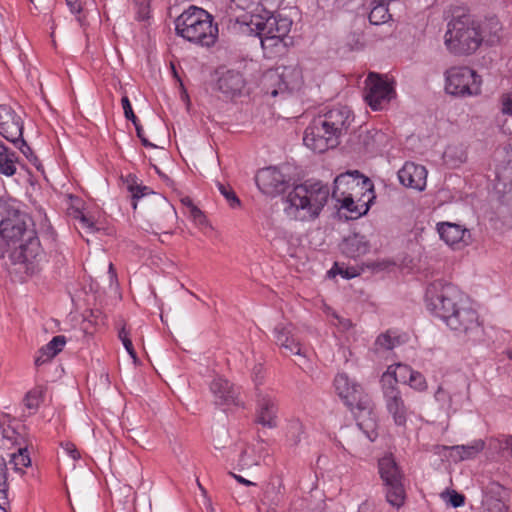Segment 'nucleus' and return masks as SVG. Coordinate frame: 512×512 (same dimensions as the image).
<instances>
[{
  "label": "nucleus",
  "mask_w": 512,
  "mask_h": 512,
  "mask_svg": "<svg viewBox=\"0 0 512 512\" xmlns=\"http://www.w3.org/2000/svg\"><path fill=\"white\" fill-rule=\"evenodd\" d=\"M77 216H75L76 219L79 220L81 227L84 229H87V231L93 232L95 228L94 222L89 219L87 216H85L82 212H77Z\"/></svg>",
  "instance_id": "47"
},
{
  "label": "nucleus",
  "mask_w": 512,
  "mask_h": 512,
  "mask_svg": "<svg viewBox=\"0 0 512 512\" xmlns=\"http://www.w3.org/2000/svg\"><path fill=\"white\" fill-rule=\"evenodd\" d=\"M23 134L21 118L8 106L0 105V135L17 145Z\"/></svg>",
  "instance_id": "20"
},
{
  "label": "nucleus",
  "mask_w": 512,
  "mask_h": 512,
  "mask_svg": "<svg viewBox=\"0 0 512 512\" xmlns=\"http://www.w3.org/2000/svg\"><path fill=\"white\" fill-rule=\"evenodd\" d=\"M181 202L183 203V205H185L188 209L191 208V205H194L192 200L189 198V197H185L181 200Z\"/></svg>",
  "instance_id": "61"
},
{
  "label": "nucleus",
  "mask_w": 512,
  "mask_h": 512,
  "mask_svg": "<svg viewBox=\"0 0 512 512\" xmlns=\"http://www.w3.org/2000/svg\"><path fill=\"white\" fill-rule=\"evenodd\" d=\"M484 448V442L481 440L475 441L471 445H458L451 448V456L459 461L475 457Z\"/></svg>",
  "instance_id": "31"
},
{
  "label": "nucleus",
  "mask_w": 512,
  "mask_h": 512,
  "mask_svg": "<svg viewBox=\"0 0 512 512\" xmlns=\"http://www.w3.org/2000/svg\"><path fill=\"white\" fill-rule=\"evenodd\" d=\"M245 82L240 72L229 70L218 80L219 90L227 95L234 96L239 94L244 88Z\"/></svg>",
  "instance_id": "27"
},
{
  "label": "nucleus",
  "mask_w": 512,
  "mask_h": 512,
  "mask_svg": "<svg viewBox=\"0 0 512 512\" xmlns=\"http://www.w3.org/2000/svg\"><path fill=\"white\" fill-rule=\"evenodd\" d=\"M277 401L269 393L258 390L256 422L263 427L275 428L277 426Z\"/></svg>",
  "instance_id": "21"
},
{
  "label": "nucleus",
  "mask_w": 512,
  "mask_h": 512,
  "mask_svg": "<svg viewBox=\"0 0 512 512\" xmlns=\"http://www.w3.org/2000/svg\"><path fill=\"white\" fill-rule=\"evenodd\" d=\"M395 378L390 373H383L381 376V390L385 407L398 426H404L407 421L409 409L405 404L401 391L395 386Z\"/></svg>",
  "instance_id": "16"
},
{
  "label": "nucleus",
  "mask_w": 512,
  "mask_h": 512,
  "mask_svg": "<svg viewBox=\"0 0 512 512\" xmlns=\"http://www.w3.org/2000/svg\"><path fill=\"white\" fill-rule=\"evenodd\" d=\"M61 446L73 460L76 461L81 458L80 452L76 448L75 444H73L72 442H63L61 443Z\"/></svg>",
  "instance_id": "46"
},
{
  "label": "nucleus",
  "mask_w": 512,
  "mask_h": 512,
  "mask_svg": "<svg viewBox=\"0 0 512 512\" xmlns=\"http://www.w3.org/2000/svg\"><path fill=\"white\" fill-rule=\"evenodd\" d=\"M446 325L458 335L473 343L481 342L485 336V330L479 319L477 311L467 302L450 316H446Z\"/></svg>",
  "instance_id": "13"
},
{
  "label": "nucleus",
  "mask_w": 512,
  "mask_h": 512,
  "mask_svg": "<svg viewBox=\"0 0 512 512\" xmlns=\"http://www.w3.org/2000/svg\"><path fill=\"white\" fill-rule=\"evenodd\" d=\"M274 336L276 344L284 350L285 354H293L302 358L298 363L299 366L302 367L307 362L306 350L302 347L299 340L295 338L292 325L282 323L276 325Z\"/></svg>",
  "instance_id": "19"
},
{
  "label": "nucleus",
  "mask_w": 512,
  "mask_h": 512,
  "mask_svg": "<svg viewBox=\"0 0 512 512\" xmlns=\"http://www.w3.org/2000/svg\"><path fill=\"white\" fill-rule=\"evenodd\" d=\"M434 398L439 405V409L446 414L456 411V408L453 406V396L442 386L438 387L434 394Z\"/></svg>",
  "instance_id": "37"
},
{
  "label": "nucleus",
  "mask_w": 512,
  "mask_h": 512,
  "mask_svg": "<svg viewBox=\"0 0 512 512\" xmlns=\"http://www.w3.org/2000/svg\"><path fill=\"white\" fill-rule=\"evenodd\" d=\"M255 182L259 190L270 197H276L288 188V180L275 167H267L259 170L255 176Z\"/></svg>",
  "instance_id": "18"
},
{
  "label": "nucleus",
  "mask_w": 512,
  "mask_h": 512,
  "mask_svg": "<svg viewBox=\"0 0 512 512\" xmlns=\"http://www.w3.org/2000/svg\"><path fill=\"white\" fill-rule=\"evenodd\" d=\"M426 301L427 308L445 322L446 316L455 313L468 299L453 284L435 282L427 290Z\"/></svg>",
  "instance_id": "10"
},
{
  "label": "nucleus",
  "mask_w": 512,
  "mask_h": 512,
  "mask_svg": "<svg viewBox=\"0 0 512 512\" xmlns=\"http://www.w3.org/2000/svg\"><path fill=\"white\" fill-rule=\"evenodd\" d=\"M302 84L303 74L298 64L278 66L266 71L261 78L262 91L272 97L299 90Z\"/></svg>",
  "instance_id": "11"
},
{
  "label": "nucleus",
  "mask_w": 512,
  "mask_h": 512,
  "mask_svg": "<svg viewBox=\"0 0 512 512\" xmlns=\"http://www.w3.org/2000/svg\"><path fill=\"white\" fill-rule=\"evenodd\" d=\"M210 390L215 401L220 405H240L239 392L228 380L221 377L215 378L210 384Z\"/></svg>",
  "instance_id": "24"
},
{
  "label": "nucleus",
  "mask_w": 512,
  "mask_h": 512,
  "mask_svg": "<svg viewBox=\"0 0 512 512\" xmlns=\"http://www.w3.org/2000/svg\"><path fill=\"white\" fill-rule=\"evenodd\" d=\"M483 41L479 22L468 13L453 14L447 24L445 45L455 55H471Z\"/></svg>",
  "instance_id": "5"
},
{
  "label": "nucleus",
  "mask_w": 512,
  "mask_h": 512,
  "mask_svg": "<svg viewBox=\"0 0 512 512\" xmlns=\"http://www.w3.org/2000/svg\"><path fill=\"white\" fill-rule=\"evenodd\" d=\"M162 202H163L164 207L168 208V214H170V216L172 218H174L176 216V212H175L174 208L171 205H169L164 199H162Z\"/></svg>",
  "instance_id": "56"
},
{
  "label": "nucleus",
  "mask_w": 512,
  "mask_h": 512,
  "mask_svg": "<svg viewBox=\"0 0 512 512\" xmlns=\"http://www.w3.org/2000/svg\"><path fill=\"white\" fill-rule=\"evenodd\" d=\"M136 5V15L138 20H146L149 18L150 13V0H134Z\"/></svg>",
  "instance_id": "42"
},
{
  "label": "nucleus",
  "mask_w": 512,
  "mask_h": 512,
  "mask_svg": "<svg viewBox=\"0 0 512 512\" xmlns=\"http://www.w3.org/2000/svg\"><path fill=\"white\" fill-rule=\"evenodd\" d=\"M444 159L452 166H457L466 161L467 153L464 147H447L444 152Z\"/></svg>",
  "instance_id": "38"
},
{
  "label": "nucleus",
  "mask_w": 512,
  "mask_h": 512,
  "mask_svg": "<svg viewBox=\"0 0 512 512\" xmlns=\"http://www.w3.org/2000/svg\"><path fill=\"white\" fill-rule=\"evenodd\" d=\"M127 352L129 353V355L133 359L134 363H136L137 362V355H136V352H135L134 348H132V350H128Z\"/></svg>",
  "instance_id": "62"
},
{
  "label": "nucleus",
  "mask_w": 512,
  "mask_h": 512,
  "mask_svg": "<svg viewBox=\"0 0 512 512\" xmlns=\"http://www.w3.org/2000/svg\"><path fill=\"white\" fill-rule=\"evenodd\" d=\"M19 150L26 156L27 159H29L31 162H36L38 159L34 155L32 149L29 147V145L26 143V141L21 138L19 139V142L17 145H15Z\"/></svg>",
  "instance_id": "43"
},
{
  "label": "nucleus",
  "mask_w": 512,
  "mask_h": 512,
  "mask_svg": "<svg viewBox=\"0 0 512 512\" xmlns=\"http://www.w3.org/2000/svg\"><path fill=\"white\" fill-rule=\"evenodd\" d=\"M239 465L242 467V468H250L252 466H256L258 465L257 461L255 459H252L249 455H248V451L247 450H244L241 454V457H240V460H239Z\"/></svg>",
  "instance_id": "49"
},
{
  "label": "nucleus",
  "mask_w": 512,
  "mask_h": 512,
  "mask_svg": "<svg viewBox=\"0 0 512 512\" xmlns=\"http://www.w3.org/2000/svg\"><path fill=\"white\" fill-rule=\"evenodd\" d=\"M306 436L305 426L299 418H292L286 426V440L290 446L296 447Z\"/></svg>",
  "instance_id": "29"
},
{
  "label": "nucleus",
  "mask_w": 512,
  "mask_h": 512,
  "mask_svg": "<svg viewBox=\"0 0 512 512\" xmlns=\"http://www.w3.org/2000/svg\"><path fill=\"white\" fill-rule=\"evenodd\" d=\"M442 240L450 246H467L471 242L469 230L456 223L443 222L437 225Z\"/></svg>",
  "instance_id": "23"
},
{
  "label": "nucleus",
  "mask_w": 512,
  "mask_h": 512,
  "mask_svg": "<svg viewBox=\"0 0 512 512\" xmlns=\"http://www.w3.org/2000/svg\"><path fill=\"white\" fill-rule=\"evenodd\" d=\"M398 179L407 188L423 191L426 187L427 170L422 165L406 162L398 171Z\"/></svg>",
  "instance_id": "22"
},
{
  "label": "nucleus",
  "mask_w": 512,
  "mask_h": 512,
  "mask_svg": "<svg viewBox=\"0 0 512 512\" xmlns=\"http://www.w3.org/2000/svg\"><path fill=\"white\" fill-rule=\"evenodd\" d=\"M412 389L417 391H425L427 389V382L425 377L418 371H413L410 374L409 381L407 383Z\"/></svg>",
  "instance_id": "40"
},
{
  "label": "nucleus",
  "mask_w": 512,
  "mask_h": 512,
  "mask_svg": "<svg viewBox=\"0 0 512 512\" xmlns=\"http://www.w3.org/2000/svg\"><path fill=\"white\" fill-rule=\"evenodd\" d=\"M331 315L336 320V322H333V324L340 330L347 331L352 327V322L350 319L343 318L339 316L336 312H332Z\"/></svg>",
  "instance_id": "45"
},
{
  "label": "nucleus",
  "mask_w": 512,
  "mask_h": 512,
  "mask_svg": "<svg viewBox=\"0 0 512 512\" xmlns=\"http://www.w3.org/2000/svg\"><path fill=\"white\" fill-rule=\"evenodd\" d=\"M372 188L371 181L359 171H347L335 178L331 197L341 204V208L361 216L368 211V205L357 198L364 196L366 192H372Z\"/></svg>",
  "instance_id": "6"
},
{
  "label": "nucleus",
  "mask_w": 512,
  "mask_h": 512,
  "mask_svg": "<svg viewBox=\"0 0 512 512\" xmlns=\"http://www.w3.org/2000/svg\"><path fill=\"white\" fill-rule=\"evenodd\" d=\"M44 257L36 231H29L23 241L0 259V268L6 270L16 280L24 281L41 270Z\"/></svg>",
  "instance_id": "3"
},
{
  "label": "nucleus",
  "mask_w": 512,
  "mask_h": 512,
  "mask_svg": "<svg viewBox=\"0 0 512 512\" xmlns=\"http://www.w3.org/2000/svg\"><path fill=\"white\" fill-rule=\"evenodd\" d=\"M330 191L321 181H305L289 192L287 200L291 208L302 211L303 219H315L328 201Z\"/></svg>",
  "instance_id": "8"
},
{
  "label": "nucleus",
  "mask_w": 512,
  "mask_h": 512,
  "mask_svg": "<svg viewBox=\"0 0 512 512\" xmlns=\"http://www.w3.org/2000/svg\"><path fill=\"white\" fill-rule=\"evenodd\" d=\"M506 489L499 484H492L483 500L485 510L483 512H506L508 506L505 503Z\"/></svg>",
  "instance_id": "25"
},
{
  "label": "nucleus",
  "mask_w": 512,
  "mask_h": 512,
  "mask_svg": "<svg viewBox=\"0 0 512 512\" xmlns=\"http://www.w3.org/2000/svg\"><path fill=\"white\" fill-rule=\"evenodd\" d=\"M29 231L35 230L28 227L25 216L18 212L2 218L0 220V259L4 258L10 249L23 241Z\"/></svg>",
  "instance_id": "15"
},
{
  "label": "nucleus",
  "mask_w": 512,
  "mask_h": 512,
  "mask_svg": "<svg viewBox=\"0 0 512 512\" xmlns=\"http://www.w3.org/2000/svg\"><path fill=\"white\" fill-rule=\"evenodd\" d=\"M177 34L189 42L211 47L218 38V27L205 10L191 6L175 20Z\"/></svg>",
  "instance_id": "7"
},
{
  "label": "nucleus",
  "mask_w": 512,
  "mask_h": 512,
  "mask_svg": "<svg viewBox=\"0 0 512 512\" xmlns=\"http://www.w3.org/2000/svg\"><path fill=\"white\" fill-rule=\"evenodd\" d=\"M352 120L349 108L334 107L311 121L304 132L303 142L318 153L335 148L339 145L341 136L347 133Z\"/></svg>",
  "instance_id": "1"
},
{
  "label": "nucleus",
  "mask_w": 512,
  "mask_h": 512,
  "mask_svg": "<svg viewBox=\"0 0 512 512\" xmlns=\"http://www.w3.org/2000/svg\"><path fill=\"white\" fill-rule=\"evenodd\" d=\"M119 338L121 339L122 342L125 339H130L129 333H128V331H126V329L124 327L119 331Z\"/></svg>",
  "instance_id": "57"
},
{
  "label": "nucleus",
  "mask_w": 512,
  "mask_h": 512,
  "mask_svg": "<svg viewBox=\"0 0 512 512\" xmlns=\"http://www.w3.org/2000/svg\"><path fill=\"white\" fill-rule=\"evenodd\" d=\"M16 155L8 148L0 151V173L5 176H13L16 173Z\"/></svg>",
  "instance_id": "35"
},
{
  "label": "nucleus",
  "mask_w": 512,
  "mask_h": 512,
  "mask_svg": "<svg viewBox=\"0 0 512 512\" xmlns=\"http://www.w3.org/2000/svg\"><path fill=\"white\" fill-rule=\"evenodd\" d=\"M217 187L232 208L240 206V200L231 187L225 186L222 183H217Z\"/></svg>",
  "instance_id": "41"
},
{
  "label": "nucleus",
  "mask_w": 512,
  "mask_h": 512,
  "mask_svg": "<svg viewBox=\"0 0 512 512\" xmlns=\"http://www.w3.org/2000/svg\"><path fill=\"white\" fill-rule=\"evenodd\" d=\"M251 31H255L261 40V46L268 57H274L285 53L291 39L288 34L292 27V20L281 14H273L267 17L252 16L249 23Z\"/></svg>",
  "instance_id": "4"
},
{
  "label": "nucleus",
  "mask_w": 512,
  "mask_h": 512,
  "mask_svg": "<svg viewBox=\"0 0 512 512\" xmlns=\"http://www.w3.org/2000/svg\"><path fill=\"white\" fill-rule=\"evenodd\" d=\"M464 496L462 494H459L455 491H452V493L449 494L448 502L451 504L452 507H460L464 504Z\"/></svg>",
  "instance_id": "51"
},
{
  "label": "nucleus",
  "mask_w": 512,
  "mask_h": 512,
  "mask_svg": "<svg viewBox=\"0 0 512 512\" xmlns=\"http://www.w3.org/2000/svg\"><path fill=\"white\" fill-rule=\"evenodd\" d=\"M65 344V336L58 335L53 337L48 344L40 349L39 355L35 359L36 366H40L55 357L59 352L62 351Z\"/></svg>",
  "instance_id": "28"
},
{
  "label": "nucleus",
  "mask_w": 512,
  "mask_h": 512,
  "mask_svg": "<svg viewBox=\"0 0 512 512\" xmlns=\"http://www.w3.org/2000/svg\"><path fill=\"white\" fill-rule=\"evenodd\" d=\"M127 352L129 353V355L133 359L134 363H136L137 362V355H136V352H135L134 348H132V350H128Z\"/></svg>",
  "instance_id": "63"
},
{
  "label": "nucleus",
  "mask_w": 512,
  "mask_h": 512,
  "mask_svg": "<svg viewBox=\"0 0 512 512\" xmlns=\"http://www.w3.org/2000/svg\"><path fill=\"white\" fill-rule=\"evenodd\" d=\"M66 4L72 13H80L82 10L79 0H66Z\"/></svg>",
  "instance_id": "52"
},
{
  "label": "nucleus",
  "mask_w": 512,
  "mask_h": 512,
  "mask_svg": "<svg viewBox=\"0 0 512 512\" xmlns=\"http://www.w3.org/2000/svg\"><path fill=\"white\" fill-rule=\"evenodd\" d=\"M369 243L365 236L354 233L346 237L341 243V251L350 258H357L369 251Z\"/></svg>",
  "instance_id": "26"
},
{
  "label": "nucleus",
  "mask_w": 512,
  "mask_h": 512,
  "mask_svg": "<svg viewBox=\"0 0 512 512\" xmlns=\"http://www.w3.org/2000/svg\"><path fill=\"white\" fill-rule=\"evenodd\" d=\"M378 470L385 487L387 502L399 509L404 505L406 499L402 471L391 455L384 456L379 460Z\"/></svg>",
  "instance_id": "12"
},
{
  "label": "nucleus",
  "mask_w": 512,
  "mask_h": 512,
  "mask_svg": "<svg viewBox=\"0 0 512 512\" xmlns=\"http://www.w3.org/2000/svg\"><path fill=\"white\" fill-rule=\"evenodd\" d=\"M134 126H135V129H136L137 136L139 137V139L142 138L144 136L143 128L138 123V120L136 121V124H134Z\"/></svg>",
  "instance_id": "58"
},
{
  "label": "nucleus",
  "mask_w": 512,
  "mask_h": 512,
  "mask_svg": "<svg viewBox=\"0 0 512 512\" xmlns=\"http://www.w3.org/2000/svg\"><path fill=\"white\" fill-rule=\"evenodd\" d=\"M284 487L282 483H269L262 500L264 505L278 506L281 503Z\"/></svg>",
  "instance_id": "34"
},
{
  "label": "nucleus",
  "mask_w": 512,
  "mask_h": 512,
  "mask_svg": "<svg viewBox=\"0 0 512 512\" xmlns=\"http://www.w3.org/2000/svg\"><path fill=\"white\" fill-rule=\"evenodd\" d=\"M504 353L508 359L512 360V345L509 348H507Z\"/></svg>",
  "instance_id": "64"
},
{
  "label": "nucleus",
  "mask_w": 512,
  "mask_h": 512,
  "mask_svg": "<svg viewBox=\"0 0 512 512\" xmlns=\"http://www.w3.org/2000/svg\"><path fill=\"white\" fill-rule=\"evenodd\" d=\"M125 183L127 190L131 193L133 209L137 208V202L139 199L149 194H154L149 187L138 184L136 177L133 175H128L125 179Z\"/></svg>",
  "instance_id": "33"
},
{
  "label": "nucleus",
  "mask_w": 512,
  "mask_h": 512,
  "mask_svg": "<svg viewBox=\"0 0 512 512\" xmlns=\"http://www.w3.org/2000/svg\"><path fill=\"white\" fill-rule=\"evenodd\" d=\"M334 387L338 396L344 400L345 404L352 410L357 409L358 426L361 429H374L375 421L370 418L367 422L366 415L371 414L372 401L370 397L363 392L362 387L355 381L351 380L347 374L338 373L334 379Z\"/></svg>",
  "instance_id": "9"
},
{
  "label": "nucleus",
  "mask_w": 512,
  "mask_h": 512,
  "mask_svg": "<svg viewBox=\"0 0 512 512\" xmlns=\"http://www.w3.org/2000/svg\"><path fill=\"white\" fill-rule=\"evenodd\" d=\"M7 459L14 472L21 475L24 474L23 469L31 465L24 438L12 428L4 429L0 440V509L4 512L10 508Z\"/></svg>",
  "instance_id": "2"
},
{
  "label": "nucleus",
  "mask_w": 512,
  "mask_h": 512,
  "mask_svg": "<svg viewBox=\"0 0 512 512\" xmlns=\"http://www.w3.org/2000/svg\"><path fill=\"white\" fill-rule=\"evenodd\" d=\"M122 343H123V345H124V347H125L126 351H128V350H132V348H133V344H132L131 339H125Z\"/></svg>",
  "instance_id": "60"
},
{
  "label": "nucleus",
  "mask_w": 512,
  "mask_h": 512,
  "mask_svg": "<svg viewBox=\"0 0 512 512\" xmlns=\"http://www.w3.org/2000/svg\"><path fill=\"white\" fill-rule=\"evenodd\" d=\"M365 100L373 110H381L394 95L391 84L378 74L370 73L365 81Z\"/></svg>",
  "instance_id": "17"
},
{
  "label": "nucleus",
  "mask_w": 512,
  "mask_h": 512,
  "mask_svg": "<svg viewBox=\"0 0 512 512\" xmlns=\"http://www.w3.org/2000/svg\"><path fill=\"white\" fill-rule=\"evenodd\" d=\"M335 270H337V273L342 275L344 278H352V277L356 276V273H350L348 270L341 269L337 263L334 265V268L332 269V271H335Z\"/></svg>",
  "instance_id": "54"
},
{
  "label": "nucleus",
  "mask_w": 512,
  "mask_h": 512,
  "mask_svg": "<svg viewBox=\"0 0 512 512\" xmlns=\"http://www.w3.org/2000/svg\"><path fill=\"white\" fill-rule=\"evenodd\" d=\"M190 217L193 219L195 223L202 224L205 221V217L202 211L195 205H191V208L188 209Z\"/></svg>",
  "instance_id": "50"
},
{
  "label": "nucleus",
  "mask_w": 512,
  "mask_h": 512,
  "mask_svg": "<svg viewBox=\"0 0 512 512\" xmlns=\"http://www.w3.org/2000/svg\"><path fill=\"white\" fill-rule=\"evenodd\" d=\"M413 371L414 370L406 364L396 363L390 365L385 373H390V375L395 378V386H397L399 382L407 384L410 378V374Z\"/></svg>",
  "instance_id": "36"
},
{
  "label": "nucleus",
  "mask_w": 512,
  "mask_h": 512,
  "mask_svg": "<svg viewBox=\"0 0 512 512\" xmlns=\"http://www.w3.org/2000/svg\"><path fill=\"white\" fill-rule=\"evenodd\" d=\"M482 80L468 67H452L445 72V90L454 96H476L481 93Z\"/></svg>",
  "instance_id": "14"
},
{
  "label": "nucleus",
  "mask_w": 512,
  "mask_h": 512,
  "mask_svg": "<svg viewBox=\"0 0 512 512\" xmlns=\"http://www.w3.org/2000/svg\"><path fill=\"white\" fill-rule=\"evenodd\" d=\"M391 18L389 14L387 5L379 4L370 11L369 13V21L373 25L384 24Z\"/></svg>",
  "instance_id": "39"
},
{
  "label": "nucleus",
  "mask_w": 512,
  "mask_h": 512,
  "mask_svg": "<svg viewBox=\"0 0 512 512\" xmlns=\"http://www.w3.org/2000/svg\"><path fill=\"white\" fill-rule=\"evenodd\" d=\"M502 112L512 116V92L504 94L501 98Z\"/></svg>",
  "instance_id": "48"
},
{
  "label": "nucleus",
  "mask_w": 512,
  "mask_h": 512,
  "mask_svg": "<svg viewBox=\"0 0 512 512\" xmlns=\"http://www.w3.org/2000/svg\"><path fill=\"white\" fill-rule=\"evenodd\" d=\"M405 342L404 336L397 335L394 331H387L380 334L375 341L376 351H388Z\"/></svg>",
  "instance_id": "30"
},
{
  "label": "nucleus",
  "mask_w": 512,
  "mask_h": 512,
  "mask_svg": "<svg viewBox=\"0 0 512 512\" xmlns=\"http://www.w3.org/2000/svg\"><path fill=\"white\" fill-rule=\"evenodd\" d=\"M502 448H503V450L508 451L510 453V455L512 456V436L508 437L504 441Z\"/></svg>",
  "instance_id": "55"
},
{
  "label": "nucleus",
  "mask_w": 512,
  "mask_h": 512,
  "mask_svg": "<svg viewBox=\"0 0 512 512\" xmlns=\"http://www.w3.org/2000/svg\"><path fill=\"white\" fill-rule=\"evenodd\" d=\"M229 474L240 484H243L245 486H255L256 485V483H254L248 479H245L244 477L237 475L233 472H230Z\"/></svg>",
  "instance_id": "53"
},
{
  "label": "nucleus",
  "mask_w": 512,
  "mask_h": 512,
  "mask_svg": "<svg viewBox=\"0 0 512 512\" xmlns=\"http://www.w3.org/2000/svg\"><path fill=\"white\" fill-rule=\"evenodd\" d=\"M45 394L46 387L42 385H37L26 393L23 399V403L25 407L30 411V414L36 413L40 404L44 400Z\"/></svg>",
  "instance_id": "32"
},
{
  "label": "nucleus",
  "mask_w": 512,
  "mask_h": 512,
  "mask_svg": "<svg viewBox=\"0 0 512 512\" xmlns=\"http://www.w3.org/2000/svg\"><path fill=\"white\" fill-rule=\"evenodd\" d=\"M122 107L124 110V115L128 120H131L133 124H136V121L138 120L135 116L131 103L127 96L122 97L121 99Z\"/></svg>",
  "instance_id": "44"
},
{
  "label": "nucleus",
  "mask_w": 512,
  "mask_h": 512,
  "mask_svg": "<svg viewBox=\"0 0 512 512\" xmlns=\"http://www.w3.org/2000/svg\"><path fill=\"white\" fill-rule=\"evenodd\" d=\"M141 140V143L145 146V147H151V148H155L156 145H154L153 143L149 142L148 139L143 136L142 138H140Z\"/></svg>",
  "instance_id": "59"
}]
</instances>
